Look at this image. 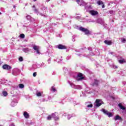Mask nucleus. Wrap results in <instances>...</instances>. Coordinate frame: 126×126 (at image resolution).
Masks as SVG:
<instances>
[{"label":"nucleus","mask_w":126,"mask_h":126,"mask_svg":"<svg viewBox=\"0 0 126 126\" xmlns=\"http://www.w3.org/2000/svg\"><path fill=\"white\" fill-rule=\"evenodd\" d=\"M99 83V81L95 80L94 83H92L91 84L92 86H97Z\"/></svg>","instance_id":"aec40b11"},{"label":"nucleus","mask_w":126,"mask_h":126,"mask_svg":"<svg viewBox=\"0 0 126 126\" xmlns=\"http://www.w3.org/2000/svg\"><path fill=\"white\" fill-rule=\"evenodd\" d=\"M101 112H103L105 115L108 116L109 118L113 117V114H112V113L109 112L108 111L105 110V109H101Z\"/></svg>","instance_id":"7ed1b4c3"},{"label":"nucleus","mask_w":126,"mask_h":126,"mask_svg":"<svg viewBox=\"0 0 126 126\" xmlns=\"http://www.w3.org/2000/svg\"><path fill=\"white\" fill-rule=\"evenodd\" d=\"M24 116L25 117V119H29V114H28V113H27L26 111L24 112Z\"/></svg>","instance_id":"4be33fe9"},{"label":"nucleus","mask_w":126,"mask_h":126,"mask_svg":"<svg viewBox=\"0 0 126 126\" xmlns=\"http://www.w3.org/2000/svg\"><path fill=\"white\" fill-rule=\"evenodd\" d=\"M28 4V3H26V4H25V6H27Z\"/></svg>","instance_id":"0e129e2a"},{"label":"nucleus","mask_w":126,"mask_h":126,"mask_svg":"<svg viewBox=\"0 0 126 126\" xmlns=\"http://www.w3.org/2000/svg\"><path fill=\"white\" fill-rule=\"evenodd\" d=\"M65 117H67V120H70V119H71V118H73V117H75V115L74 114H67V115H65Z\"/></svg>","instance_id":"dca6fc26"},{"label":"nucleus","mask_w":126,"mask_h":126,"mask_svg":"<svg viewBox=\"0 0 126 126\" xmlns=\"http://www.w3.org/2000/svg\"><path fill=\"white\" fill-rule=\"evenodd\" d=\"M118 106L121 109V110H126V107H125L124 106H123V105L122 104V103H119L118 104Z\"/></svg>","instance_id":"5701e85b"},{"label":"nucleus","mask_w":126,"mask_h":126,"mask_svg":"<svg viewBox=\"0 0 126 126\" xmlns=\"http://www.w3.org/2000/svg\"><path fill=\"white\" fill-rule=\"evenodd\" d=\"M90 22H95V21L93 20H91V21H90Z\"/></svg>","instance_id":"4d7b16f0"},{"label":"nucleus","mask_w":126,"mask_h":126,"mask_svg":"<svg viewBox=\"0 0 126 126\" xmlns=\"http://www.w3.org/2000/svg\"><path fill=\"white\" fill-rule=\"evenodd\" d=\"M35 7H36V6H35V5H33L32 6V8H35Z\"/></svg>","instance_id":"052dcab7"},{"label":"nucleus","mask_w":126,"mask_h":126,"mask_svg":"<svg viewBox=\"0 0 126 126\" xmlns=\"http://www.w3.org/2000/svg\"><path fill=\"white\" fill-rule=\"evenodd\" d=\"M84 79V77L82 76V73H78L77 75V77L76 78V80L77 81H81Z\"/></svg>","instance_id":"20e7f679"},{"label":"nucleus","mask_w":126,"mask_h":126,"mask_svg":"<svg viewBox=\"0 0 126 126\" xmlns=\"http://www.w3.org/2000/svg\"><path fill=\"white\" fill-rule=\"evenodd\" d=\"M10 126H14V124L12 123L10 124Z\"/></svg>","instance_id":"bf43d9fd"},{"label":"nucleus","mask_w":126,"mask_h":126,"mask_svg":"<svg viewBox=\"0 0 126 126\" xmlns=\"http://www.w3.org/2000/svg\"><path fill=\"white\" fill-rule=\"evenodd\" d=\"M114 119L115 120V121H122L123 119H122V117H121L120 116V115H116L115 117H114Z\"/></svg>","instance_id":"f3484780"},{"label":"nucleus","mask_w":126,"mask_h":126,"mask_svg":"<svg viewBox=\"0 0 126 126\" xmlns=\"http://www.w3.org/2000/svg\"><path fill=\"white\" fill-rule=\"evenodd\" d=\"M88 50H89V51H92V48H91V47H89Z\"/></svg>","instance_id":"5fc2aeb1"},{"label":"nucleus","mask_w":126,"mask_h":126,"mask_svg":"<svg viewBox=\"0 0 126 126\" xmlns=\"http://www.w3.org/2000/svg\"><path fill=\"white\" fill-rule=\"evenodd\" d=\"M41 9L42 10H46V9H47V7L44 6H42L41 8Z\"/></svg>","instance_id":"f704fd0d"},{"label":"nucleus","mask_w":126,"mask_h":126,"mask_svg":"<svg viewBox=\"0 0 126 126\" xmlns=\"http://www.w3.org/2000/svg\"><path fill=\"white\" fill-rule=\"evenodd\" d=\"M63 71H65V72H66V71H67V69L66 68H64Z\"/></svg>","instance_id":"8fccbe9b"},{"label":"nucleus","mask_w":126,"mask_h":126,"mask_svg":"<svg viewBox=\"0 0 126 126\" xmlns=\"http://www.w3.org/2000/svg\"><path fill=\"white\" fill-rule=\"evenodd\" d=\"M27 19L28 20H31V16L30 15L27 16Z\"/></svg>","instance_id":"72a5a7b5"},{"label":"nucleus","mask_w":126,"mask_h":126,"mask_svg":"<svg viewBox=\"0 0 126 126\" xmlns=\"http://www.w3.org/2000/svg\"><path fill=\"white\" fill-rule=\"evenodd\" d=\"M13 8H15V7H16V6L14 5H13Z\"/></svg>","instance_id":"e2e57ef3"},{"label":"nucleus","mask_w":126,"mask_h":126,"mask_svg":"<svg viewBox=\"0 0 126 126\" xmlns=\"http://www.w3.org/2000/svg\"><path fill=\"white\" fill-rule=\"evenodd\" d=\"M119 63H126V60L125 59H121L120 60H119Z\"/></svg>","instance_id":"393cba45"},{"label":"nucleus","mask_w":126,"mask_h":126,"mask_svg":"<svg viewBox=\"0 0 126 126\" xmlns=\"http://www.w3.org/2000/svg\"><path fill=\"white\" fill-rule=\"evenodd\" d=\"M36 95L38 97H40V96H42V94H41L40 92H38V93H36Z\"/></svg>","instance_id":"473e14b6"},{"label":"nucleus","mask_w":126,"mask_h":126,"mask_svg":"<svg viewBox=\"0 0 126 126\" xmlns=\"http://www.w3.org/2000/svg\"><path fill=\"white\" fill-rule=\"evenodd\" d=\"M20 38H21L22 39H24L25 38V35L23 33H22L20 34L19 36Z\"/></svg>","instance_id":"c85d7f7f"},{"label":"nucleus","mask_w":126,"mask_h":126,"mask_svg":"<svg viewBox=\"0 0 126 126\" xmlns=\"http://www.w3.org/2000/svg\"><path fill=\"white\" fill-rule=\"evenodd\" d=\"M40 15H41L42 16H43V14H40Z\"/></svg>","instance_id":"774afa93"},{"label":"nucleus","mask_w":126,"mask_h":126,"mask_svg":"<svg viewBox=\"0 0 126 126\" xmlns=\"http://www.w3.org/2000/svg\"><path fill=\"white\" fill-rule=\"evenodd\" d=\"M86 92L88 94H91V93H92V92L89 90H88Z\"/></svg>","instance_id":"c03bdc74"},{"label":"nucleus","mask_w":126,"mask_h":126,"mask_svg":"<svg viewBox=\"0 0 126 126\" xmlns=\"http://www.w3.org/2000/svg\"><path fill=\"white\" fill-rule=\"evenodd\" d=\"M52 75H56V72L55 71H53L52 72Z\"/></svg>","instance_id":"09e8293b"},{"label":"nucleus","mask_w":126,"mask_h":126,"mask_svg":"<svg viewBox=\"0 0 126 126\" xmlns=\"http://www.w3.org/2000/svg\"><path fill=\"white\" fill-rule=\"evenodd\" d=\"M85 50H86V48H82V49H81L80 50H75V52H77V53H76V55H78V56H79V57H81V56H82V53H85Z\"/></svg>","instance_id":"39448f33"},{"label":"nucleus","mask_w":126,"mask_h":126,"mask_svg":"<svg viewBox=\"0 0 126 126\" xmlns=\"http://www.w3.org/2000/svg\"><path fill=\"white\" fill-rule=\"evenodd\" d=\"M17 104V100L16 99H13L11 103V107H15V106Z\"/></svg>","instance_id":"4468645a"},{"label":"nucleus","mask_w":126,"mask_h":126,"mask_svg":"<svg viewBox=\"0 0 126 126\" xmlns=\"http://www.w3.org/2000/svg\"><path fill=\"white\" fill-rule=\"evenodd\" d=\"M2 63V62L0 61V65Z\"/></svg>","instance_id":"680f3d73"},{"label":"nucleus","mask_w":126,"mask_h":126,"mask_svg":"<svg viewBox=\"0 0 126 126\" xmlns=\"http://www.w3.org/2000/svg\"><path fill=\"white\" fill-rule=\"evenodd\" d=\"M85 106L87 108H92L93 107V104L91 103V102H87L85 103Z\"/></svg>","instance_id":"ddd939ff"},{"label":"nucleus","mask_w":126,"mask_h":126,"mask_svg":"<svg viewBox=\"0 0 126 126\" xmlns=\"http://www.w3.org/2000/svg\"><path fill=\"white\" fill-rule=\"evenodd\" d=\"M33 77H36L37 76V72H34L32 74Z\"/></svg>","instance_id":"58836bf2"},{"label":"nucleus","mask_w":126,"mask_h":126,"mask_svg":"<svg viewBox=\"0 0 126 126\" xmlns=\"http://www.w3.org/2000/svg\"><path fill=\"white\" fill-rule=\"evenodd\" d=\"M53 118L52 115H49L48 116V117L47 118V120H48V121H50L51 120H52V119Z\"/></svg>","instance_id":"7c9ffc66"},{"label":"nucleus","mask_w":126,"mask_h":126,"mask_svg":"<svg viewBox=\"0 0 126 126\" xmlns=\"http://www.w3.org/2000/svg\"><path fill=\"white\" fill-rule=\"evenodd\" d=\"M102 8H105V5H104V4L103 3L102 5Z\"/></svg>","instance_id":"13d9d810"},{"label":"nucleus","mask_w":126,"mask_h":126,"mask_svg":"<svg viewBox=\"0 0 126 126\" xmlns=\"http://www.w3.org/2000/svg\"><path fill=\"white\" fill-rule=\"evenodd\" d=\"M84 57H86V58H89V55H84Z\"/></svg>","instance_id":"6e6d98bb"},{"label":"nucleus","mask_w":126,"mask_h":126,"mask_svg":"<svg viewBox=\"0 0 126 126\" xmlns=\"http://www.w3.org/2000/svg\"><path fill=\"white\" fill-rule=\"evenodd\" d=\"M56 48L59 49V50H65V49H66V46L62 44H59L56 46Z\"/></svg>","instance_id":"6e6552de"},{"label":"nucleus","mask_w":126,"mask_h":126,"mask_svg":"<svg viewBox=\"0 0 126 126\" xmlns=\"http://www.w3.org/2000/svg\"><path fill=\"white\" fill-rule=\"evenodd\" d=\"M33 1H37V0H33Z\"/></svg>","instance_id":"338daca9"},{"label":"nucleus","mask_w":126,"mask_h":126,"mask_svg":"<svg viewBox=\"0 0 126 126\" xmlns=\"http://www.w3.org/2000/svg\"><path fill=\"white\" fill-rule=\"evenodd\" d=\"M85 9H87V10H88V9H91V6L90 5L88 6H85Z\"/></svg>","instance_id":"c756f323"},{"label":"nucleus","mask_w":126,"mask_h":126,"mask_svg":"<svg viewBox=\"0 0 126 126\" xmlns=\"http://www.w3.org/2000/svg\"><path fill=\"white\" fill-rule=\"evenodd\" d=\"M104 43L106 45H112V41H111L105 40Z\"/></svg>","instance_id":"b1692460"},{"label":"nucleus","mask_w":126,"mask_h":126,"mask_svg":"<svg viewBox=\"0 0 126 126\" xmlns=\"http://www.w3.org/2000/svg\"><path fill=\"white\" fill-rule=\"evenodd\" d=\"M62 61H63V59H60V61H59L58 59L55 60V61L57 62V63H60V62H62Z\"/></svg>","instance_id":"e433bc0d"},{"label":"nucleus","mask_w":126,"mask_h":126,"mask_svg":"<svg viewBox=\"0 0 126 126\" xmlns=\"http://www.w3.org/2000/svg\"><path fill=\"white\" fill-rule=\"evenodd\" d=\"M34 12H36V13H38V9H36V8H34L33 9Z\"/></svg>","instance_id":"79ce46f5"},{"label":"nucleus","mask_w":126,"mask_h":126,"mask_svg":"<svg viewBox=\"0 0 126 126\" xmlns=\"http://www.w3.org/2000/svg\"><path fill=\"white\" fill-rule=\"evenodd\" d=\"M121 42L122 43H125L126 42V39L125 38H121Z\"/></svg>","instance_id":"2f4dec72"},{"label":"nucleus","mask_w":126,"mask_h":126,"mask_svg":"<svg viewBox=\"0 0 126 126\" xmlns=\"http://www.w3.org/2000/svg\"><path fill=\"white\" fill-rule=\"evenodd\" d=\"M48 63H51V59H49L47 61Z\"/></svg>","instance_id":"49530a36"},{"label":"nucleus","mask_w":126,"mask_h":126,"mask_svg":"<svg viewBox=\"0 0 126 126\" xmlns=\"http://www.w3.org/2000/svg\"><path fill=\"white\" fill-rule=\"evenodd\" d=\"M66 59V60H69V59H70V56H68V57H67Z\"/></svg>","instance_id":"864d4df0"},{"label":"nucleus","mask_w":126,"mask_h":126,"mask_svg":"<svg viewBox=\"0 0 126 126\" xmlns=\"http://www.w3.org/2000/svg\"><path fill=\"white\" fill-rule=\"evenodd\" d=\"M109 54L110 55H114V52H110L109 53Z\"/></svg>","instance_id":"603ef678"},{"label":"nucleus","mask_w":126,"mask_h":126,"mask_svg":"<svg viewBox=\"0 0 126 126\" xmlns=\"http://www.w3.org/2000/svg\"><path fill=\"white\" fill-rule=\"evenodd\" d=\"M48 100H46L45 98H43L42 100H41V102H47Z\"/></svg>","instance_id":"ea45409f"},{"label":"nucleus","mask_w":126,"mask_h":126,"mask_svg":"<svg viewBox=\"0 0 126 126\" xmlns=\"http://www.w3.org/2000/svg\"><path fill=\"white\" fill-rule=\"evenodd\" d=\"M96 3L98 5H101V4H103V1H101V0H98L97 1Z\"/></svg>","instance_id":"cd10ccee"},{"label":"nucleus","mask_w":126,"mask_h":126,"mask_svg":"<svg viewBox=\"0 0 126 126\" xmlns=\"http://www.w3.org/2000/svg\"><path fill=\"white\" fill-rule=\"evenodd\" d=\"M90 55L92 57L93 56H95V54H94V53L92 52L90 54Z\"/></svg>","instance_id":"37998d69"},{"label":"nucleus","mask_w":126,"mask_h":126,"mask_svg":"<svg viewBox=\"0 0 126 126\" xmlns=\"http://www.w3.org/2000/svg\"><path fill=\"white\" fill-rule=\"evenodd\" d=\"M32 69H36V68H37V63L33 64L32 66Z\"/></svg>","instance_id":"bb28decb"},{"label":"nucleus","mask_w":126,"mask_h":126,"mask_svg":"<svg viewBox=\"0 0 126 126\" xmlns=\"http://www.w3.org/2000/svg\"><path fill=\"white\" fill-rule=\"evenodd\" d=\"M90 13L91 14V15H93V16L95 15H98V11H95V10H91L90 11Z\"/></svg>","instance_id":"2eb2a0df"},{"label":"nucleus","mask_w":126,"mask_h":126,"mask_svg":"<svg viewBox=\"0 0 126 126\" xmlns=\"http://www.w3.org/2000/svg\"><path fill=\"white\" fill-rule=\"evenodd\" d=\"M7 95H8V94L7 93V89H5L2 92V96H3V97H6Z\"/></svg>","instance_id":"9b49d317"},{"label":"nucleus","mask_w":126,"mask_h":126,"mask_svg":"<svg viewBox=\"0 0 126 126\" xmlns=\"http://www.w3.org/2000/svg\"><path fill=\"white\" fill-rule=\"evenodd\" d=\"M2 30H1V29L0 30V33H1Z\"/></svg>","instance_id":"69168bd1"},{"label":"nucleus","mask_w":126,"mask_h":126,"mask_svg":"<svg viewBox=\"0 0 126 126\" xmlns=\"http://www.w3.org/2000/svg\"><path fill=\"white\" fill-rule=\"evenodd\" d=\"M36 66H37V68H39L41 67V64L36 63Z\"/></svg>","instance_id":"a19ab883"},{"label":"nucleus","mask_w":126,"mask_h":126,"mask_svg":"<svg viewBox=\"0 0 126 126\" xmlns=\"http://www.w3.org/2000/svg\"><path fill=\"white\" fill-rule=\"evenodd\" d=\"M96 23H98L99 24H100L101 25H104L105 23L104 22V20L102 19H98L96 20Z\"/></svg>","instance_id":"f8f14e48"},{"label":"nucleus","mask_w":126,"mask_h":126,"mask_svg":"<svg viewBox=\"0 0 126 126\" xmlns=\"http://www.w3.org/2000/svg\"><path fill=\"white\" fill-rule=\"evenodd\" d=\"M32 49H33V50H34V51L36 52V54H37V55H41V53H40V51H39L38 46H37V45H33Z\"/></svg>","instance_id":"0eeeda50"},{"label":"nucleus","mask_w":126,"mask_h":126,"mask_svg":"<svg viewBox=\"0 0 126 126\" xmlns=\"http://www.w3.org/2000/svg\"><path fill=\"white\" fill-rule=\"evenodd\" d=\"M18 86L19 88H20L21 89L24 88V85H23V84H19Z\"/></svg>","instance_id":"a878e982"},{"label":"nucleus","mask_w":126,"mask_h":126,"mask_svg":"<svg viewBox=\"0 0 126 126\" xmlns=\"http://www.w3.org/2000/svg\"><path fill=\"white\" fill-rule=\"evenodd\" d=\"M104 104L101 99H96L94 105L96 107H100L101 105Z\"/></svg>","instance_id":"423d86ee"},{"label":"nucleus","mask_w":126,"mask_h":126,"mask_svg":"<svg viewBox=\"0 0 126 126\" xmlns=\"http://www.w3.org/2000/svg\"><path fill=\"white\" fill-rule=\"evenodd\" d=\"M109 13L110 14H115V11H113V10H111V11H109Z\"/></svg>","instance_id":"4c0bfd02"},{"label":"nucleus","mask_w":126,"mask_h":126,"mask_svg":"<svg viewBox=\"0 0 126 126\" xmlns=\"http://www.w3.org/2000/svg\"><path fill=\"white\" fill-rule=\"evenodd\" d=\"M40 66H41V67L45 66V63H42L40 64Z\"/></svg>","instance_id":"de8ad7c7"},{"label":"nucleus","mask_w":126,"mask_h":126,"mask_svg":"<svg viewBox=\"0 0 126 126\" xmlns=\"http://www.w3.org/2000/svg\"><path fill=\"white\" fill-rule=\"evenodd\" d=\"M19 62H23V58L22 57H20L19 58Z\"/></svg>","instance_id":"c9c22d12"},{"label":"nucleus","mask_w":126,"mask_h":126,"mask_svg":"<svg viewBox=\"0 0 126 126\" xmlns=\"http://www.w3.org/2000/svg\"><path fill=\"white\" fill-rule=\"evenodd\" d=\"M48 101H49V100H51V99H52V97H51V96H48Z\"/></svg>","instance_id":"3c124183"},{"label":"nucleus","mask_w":126,"mask_h":126,"mask_svg":"<svg viewBox=\"0 0 126 126\" xmlns=\"http://www.w3.org/2000/svg\"><path fill=\"white\" fill-rule=\"evenodd\" d=\"M72 38H73L72 41H73V42H74V41H75V39H74V38H75V35H73L72 36Z\"/></svg>","instance_id":"a18cd8bd"},{"label":"nucleus","mask_w":126,"mask_h":126,"mask_svg":"<svg viewBox=\"0 0 126 126\" xmlns=\"http://www.w3.org/2000/svg\"><path fill=\"white\" fill-rule=\"evenodd\" d=\"M23 52H24V53H25L26 54H29V53L30 52V49L27 48H23L22 49Z\"/></svg>","instance_id":"6ab92c4d"},{"label":"nucleus","mask_w":126,"mask_h":126,"mask_svg":"<svg viewBox=\"0 0 126 126\" xmlns=\"http://www.w3.org/2000/svg\"><path fill=\"white\" fill-rule=\"evenodd\" d=\"M51 115L52 118H53L55 121H58V120H59V117L57 116V113H53Z\"/></svg>","instance_id":"a211bd4d"},{"label":"nucleus","mask_w":126,"mask_h":126,"mask_svg":"<svg viewBox=\"0 0 126 126\" xmlns=\"http://www.w3.org/2000/svg\"><path fill=\"white\" fill-rule=\"evenodd\" d=\"M74 28H75V29H78V30H80V31H81L82 32H84L85 35H90V31H89V30L84 28L83 27H79L77 25H75Z\"/></svg>","instance_id":"f257e3e1"},{"label":"nucleus","mask_w":126,"mask_h":126,"mask_svg":"<svg viewBox=\"0 0 126 126\" xmlns=\"http://www.w3.org/2000/svg\"><path fill=\"white\" fill-rule=\"evenodd\" d=\"M76 1L77 2L79 5H85V2L83 0H76Z\"/></svg>","instance_id":"1a4fd4ad"},{"label":"nucleus","mask_w":126,"mask_h":126,"mask_svg":"<svg viewBox=\"0 0 126 126\" xmlns=\"http://www.w3.org/2000/svg\"><path fill=\"white\" fill-rule=\"evenodd\" d=\"M2 68L3 69H5L6 70H9V69H11V66L7 64H4L2 66Z\"/></svg>","instance_id":"9d476101"},{"label":"nucleus","mask_w":126,"mask_h":126,"mask_svg":"<svg viewBox=\"0 0 126 126\" xmlns=\"http://www.w3.org/2000/svg\"><path fill=\"white\" fill-rule=\"evenodd\" d=\"M68 83L72 88H74V89H79V90L82 89V87L80 85H75L74 84L70 81L68 82Z\"/></svg>","instance_id":"f03ea898"},{"label":"nucleus","mask_w":126,"mask_h":126,"mask_svg":"<svg viewBox=\"0 0 126 126\" xmlns=\"http://www.w3.org/2000/svg\"><path fill=\"white\" fill-rule=\"evenodd\" d=\"M50 91L53 93H55V92H57V89H56V87L54 86H53L51 87L50 89Z\"/></svg>","instance_id":"412c9836"}]
</instances>
